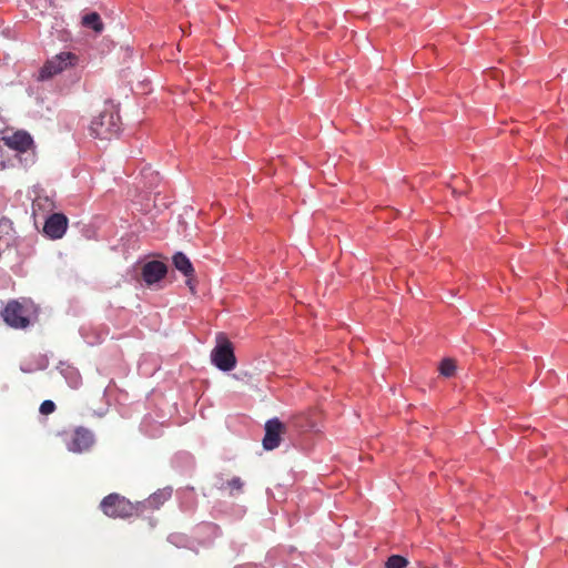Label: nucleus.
Instances as JSON below:
<instances>
[{
  "label": "nucleus",
  "mask_w": 568,
  "mask_h": 568,
  "mask_svg": "<svg viewBox=\"0 0 568 568\" xmlns=\"http://www.w3.org/2000/svg\"><path fill=\"white\" fill-rule=\"evenodd\" d=\"M100 508L103 514L110 518L125 519L132 516H139L138 504H133L125 497L115 493L105 496L100 503Z\"/></svg>",
  "instance_id": "obj_1"
},
{
  "label": "nucleus",
  "mask_w": 568,
  "mask_h": 568,
  "mask_svg": "<svg viewBox=\"0 0 568 568\" xmlns=\"http://www.w3.org/2000/svg\"><path fill=\"white\" fill-rule=\"evenodd\" d=\"M79 61V57L73 52H60L45 61L39 71L38 79L41 81L49 80L67 70L75 68Z\"/></svg>",
  "instance_id": "obj_2"
},
{
  "label": "nucleus",
  "mask_w": 568,
  "mask_h": 568,
  "mask_svg": "<svg viewBox=\"0 0 568 568\" xmlns=\"http://www.w3.org/2000/svg\"><path fill=\"white\" fill-rule=\"evenodd\" d=\"M120 131V116L112 110H104L90 124L91 135L109 140Z\"/></svg>",
  "instance_id": "obj_3"
},
{
  "label": "nucleus",
  "mask_w": 568,
  "mask_h": 568,
  "mask_svg": "<svg viewBox=\"0 0 568 568\" xmlns=\"http://www.w3.org/2000/svg\"><path fill=\"white\" fill-rule=\"evenodd\" d=\"M211 361L219 369L224 372L233 369L236 365L232 343L223 333L216 336V345L211 352Z\"/></svg>",
  "instance_id": "obj_4"
},
{
  "label": "nucleus",
  "mask_w": 568,
  "mask_h": 568,
  "mask_svg": "<svg viewBox=\"0 0 568 568\" xmlns=\"http://www.w3.org/2000/svg\"><path fill=\"white\" fill-rule=\"evenodd\" d=\"M32 304L29 302L20 303L11 301L2 311L4 322L14 328H26L30 324V308Z\"/></svg>",
  "instance_id": "obj_5"
},
{
  "label": "nucleus",
  "mask_w": 568,
  "mask_h": 568,
  "mask_svg": "<svg viewBox=\"0 0 568 568\" xmlns=\"http://www.w3.org/2000/svg\"><path fill=\"white\" fill-rule=\"evenodd\" d=\"M285 433V425L278 418H272L265 424V436L263 447L273 450L281 444V436Z\"/></svg>",
  "instance_id": "obj_6"
},
{
  "label": "nucleus",
  "mask_w": 568,
  "mask_h": 568,
  "mask_svg": "<svg viewBox=\"0 0 568 568\" xmlns=\"http://www.w3.org/2000/svg\"><path fill=\"white\" fill-rule=\"evenodd\" d=\"M68 227V219L62 213L50 215L43 226V232L52 240L61 239Z\"/></svg>",
  "instance_id": "obj_7"
},
{
  "label": "nucleus",
  "mask_w": 568,
  "mask_h": 568,
  "mask_svg": "<svg viewBox=\"0 0 568 568\" xmlns=\"http://www.w3.org/2000/svg\"><path fill=\"white\" fill-rule=\"evenodd\" d=\"M93 443L94 436L92 432L84 427H78L73 433L71 442L68 444V448L73 453H82L88 450Z\"/></svg>",
  "instance_id": "obj_8"
},
{
  "label": "nucleus",
  "mask_w": 568,
  "mask_h": 568,
  "mask_svg": "<svg viewBox=\"0 0 568 568\" xmlns=\"http://www.w3.org/2000/svg\"><path fill=\"white\" fill-rule=\"evenodd\" d=\"M168 272V267L163 262L150 261L142 266V278L148 285H152L161 281Z\"/></svg>",
  "instance_id": "obj_9"
},
{
  "label": "nucleus",
  "mask_w": 568,
  "mask_h": 568,
  "mask_svg": "<svg viewBox=\"0 0 568 568\" xmlns=\"http://www.w3.org/2000/svg\"><path fill=\"white\" fill-rule=\"evenodd\" d=\"M3 143L18 152H26L31 149L33 140L26 131H17L2 138Z\"/></svg>",
  "instance_id": "obj_10"
},
{
  "label": "nucleus",
  "mask_w": 568,
  "mask_h": 568,
  "mask_svg": "<svg viewBox=\"0 0 568 568\" xmlns=\"http://www.w3.org/2000/svg\"><path fill=\"white\" fill-rule=\"evenodd\" d=\"M172 490L170 488L159 489L154 494H152L149 498L143 501H138L139 506V516L142 515L145 510L159 509L165 501L171 498Z\"/></svg>",
  "instance_id": "obj_11"
},
{
  "label": "nucleus",
  "mask_w": 568,
  "mask_h": 568,
  "mask_svg": "<svg viewBox=\"0 0 568 568\" xmlns=\"http://www.w3.org/2000/svg\"><path fill=\"white\" fill-rule=\"evenodd\" d=\"M173 264L176 270H179L184 276L187 277L186 284L189 285L191 291H194V286L192 283V277L194 275V268L192 266L189 257L182 252H178L173 256Z\"/></svg>",
  "instance_id": "obj_12"
},
{
  "label": "nucleus",
  "mask_w": 568,
  "mask_h": 568,
  "mask_svg": "<svg viewBox=\"0 0 568 568\" xmlns=\"http://www.w3.org/2000/svg\"><path fill=\"white\" fill-rule=\"evenodd\" d=\"M458 369L457 361L453 358H444L438 365L440 376L450 378L456 375Z\"/></svg>",
  "instance_id": "obj_13"
},
{
  "label": "nucleus",
  "mask_w": 568,
  "mask_h": 568,
  "mask_svg": "<svg viewBox=\"0 0 568 568\" xmlns=\"http://www.w3.org/2000/svg\"><path fill=\"white\" fill-rule=\"evenodd\" d=\"M82 24L87 28L101 32L104 28L100 16L97 12H91L82 17Z\"/></svg>",
  "instance_id": "obj_14"
},
{
  "label": "nucleus",
  "mask_w": 568,
  "mask_h": 568,
  "mask_svg": "<svg viewBox=\"0 0 568 568\" xmlns=\"http://www.w3.org/2000/svg\"><path fill=\"white\" fill-rule=\"evenodd\" d=\"M408 565V560L399 555H392L385 562L386 568H405Z\"/></svg>",
  "instance_id": "obj_15"
},
{
  "label": "nucleus",
  "mask_w": 568,
  "mask_h": 568,
  "mask_svg": "<svg viewBox=\"0 0 568 568\" xmlns=\"http://www.w3.org/2000/svg\"><path fill=\"white\" fill-rule=\"evenodd\" d=\"M39 410L42 415L52 414L55 410V404L50 399L43 400Z\"/></svg>",
  "instance_id": "obj_16"
},
{
  "label": "nucleus",
  "mask_w": 568,
  "mask_h": 568,
  "mask_svg": "<svg viewBox=\"0 0 568 568\" xmlns=\"http://www.w3.org/2000/svg\"><path fill=\"white\" fill-rule=\"evenodd\" d=\"M226 488H229L231 491H241L243 488V481L240 477H234L226 483Z\"/></svg>",
  "instance_id": "obj_17"
},
{
  "label": "nucleus",
  "mask_w": 568,
  "mask_h": 568,
  "mask_svg": "<svg viewBox=\"0 0 568 568\" xmlns=\"http://www.w3.org/2000/svg\"><path fill=\"white\" fill-rule=\"evenodd\" d=\"M48 1L52 4V1H53V0H48Z\"/></svg>",
  "instance_id": "obj_18"
}]
</instances>
